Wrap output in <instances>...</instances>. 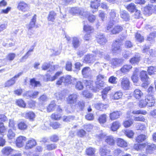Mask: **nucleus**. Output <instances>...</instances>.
<instances>
[{"label":"nucleus","mask_w":156,"mask_h":156,"mask_svg":"<svg viewBox=\"0 0 156 156\" xmlns=\"http://www.w3.org/2000/svg\"><path fill=\"white\" fill-rule=\"evenodd\" d=\"M116 143L117 146L122 148H126L128 146L126 141L122 138H117L116 140Z\"/></svg>","instance_id":"nucleus-19"},{"label":"nucleus","mask_w":156,"mask_h":156,"mask_svg":"<svg viewBox=\"0 0 156 156\" xmlns=\"http://www.w3.org/2000/svg\"><path fill=\"white\" fill-rule=\"evenodd\" d=\"M13 151V149L10 147L7 146L4 147L1 151L3 154L8 156Z\"/></svg>","instance_id":"nucleus-30"},{"label":"nucleus","mask_w":156,"mask_h":156,"mask_svg":"<svg viewBox=\"0 0 156 156\" xmlns=\"http://www.w3.org/2000/svg\"><path fill=\"white\" fill-rule=\"evenodd\" d=\"M46 150L48 151H52L57 148V144L55 143H51L47 144L46 146Z\"/></svg>","instance_id":"nucleus-48"},{"label":"nucleus","mask_w":156,"mask_h":156,"mask_svg":"<svg viewBox=\"0 0 156 156\" xmlns=\"http://www.w3.org/2000/svg\"><path fill=\"white\" fill-rule=\"evenodd\" d=\"M30 85L34 87H40L41 86L40 81L36 80V79L33 78L30 80Z\"/></svg>","instance_id":"nucleus-31"},{"label":"nucleus","mask_w":156,"mask_h":156,"mask_svg":"<svg viewBox=\"0 0 156 156\" xmlns=\"http://www.w3.org/2000/svg\"><path fill=\"white\" fill-rule=\"evenodd\" d=\"M49 126L53 129H56L61 128V125L60 123L57 121L51 122Z\"/></svg>","instance_id":"nucleus-38"},{"label":"nucleus","mask_w":156,"mask_h":156,"mask_svg":"<svg viewBox=\"0 0 156 156\" xmlns=\"http://www.w3.org/2000/svg\"><path fill=\"white\" fill-rule=\"evenodd\" d=\"M135 37L136 41L140 43H141L144 42V36L138 32L135 34Z\"/></svg>","instance_id":"nucleus-43"},{"label":"nucleus","mask_w":156,"mask_h":156,"mask_svg":"<svg viewBox=\"0 0 156 156\" xmlns=\"http://www.w3.org/2000/svg\"><path fill=\"white\" fill-rule=\"evenodd\" d=\"M18 9L23 12L27 11L29 8V5L23 1H20L18 4Z\"/></svg>","instance_id":"nucleus-12"},{"label":"nucleus","mask_w":156,"mask_h":156,"mask_svg":"<svg viewBox=\"0 0 156 156\" xmlns=\"http://www.w3.org/2000/svg\"><path fill=\"white\" fill-rule=\"evenodd\" d=\"M16 56V54L14 53H8L6 57L7 60L11 61L13 60Z\"/></svg>","instance_id":"nucleus-49"},{"label":"nucleus","mask_w":156,"mask_h":156,"mask_svg":"<svg viewBox=\"0 0 156 156\" xmlns=\"http://www.w3.org/2000/svg\"><path fill=\"white\" fill-rule=\"evenodd\" d=\"M18 129L20 130L24 131L27 129L28 126L25 121H21L17 124Z\"/></svg>","instance_id":"nucleus-17"},{"label":"nucleus","mask_w":156,"mask_h":156,"mask_svg":"<svg viewBox=\"0 0 156 156\" xmlns=\"http://www.w3.org/2000/svg\"><path fill=\"white\" fill-rule=\"evenodd\" d=\"M64 83L65 85H68L72 83V80L71 76L67 75L66 77L64 76Z\"/></svg>","instance_id":"nucleus-54"},{"label":"nucleus","mask_w":156,"mask_h":156,"mask_svg":"<svg viewBox=\"0 0 156 156\" xmlns=\"http://www.w3.org/2000/svg\"><path fill=\"white\" fill-rule=\"evenodd\" d=\"M127 10L131 13L134 12L137 9L136 5L133 2L127 5L126 7Z\"/></svg>","instance_id":"nucleus-33"},{"label":"nucleus","mask_w":156,"mask_h":156,"mask_svg":"<svg viewBox=\"0 0 156 156\" xmlns=\"http://www.w3.org/2000/svg\"><path fill=\"white\" fill-rule=\"evenodd\" d=\"M147 135L143 134H140L138 135L136 137L135 140L138 144H141L140 143L144 141L147 138Z\"/></svg>","instance_id":"nucleus-21"},{"label":"nucleus","mask_w":156,"mask_h":156,"mask_svg":"<svg viewBox=\"0 0 156 156\" xmlns=\"http://www.w3.org/2000/svg\"><path fill=\"white\" fill-rule=\"evenodd\" d=\"M15 134L11 129H9L8 131L7 136L9 140H12L15 137Z\"/></svg>","instance_id":"nucleus-58"},{"label":"nucleus","mask_w":156,"mask_h":156,"mask_svg":"<svg viewBox=\"0 0 156 156\" xmlns=\"http://www.w3.org/2000/svg\"><path fill=\"white\" fill-rule=\"evenodd\" d=\"M95 152L96 149L91 147L86 148L85 151V154L87 156L95 155Z\"/></svg>","instance_id":"nucleus-36"},{"label":"nucleus","mask_w":156,"mask_h":156,"mask_svg":"<svg viewBox=\"0 0 156 156\" xmlns=\"http://www.w3.org/2000/svg\"><path fill=\"white\" fill-rule=\"evenodd\" d=\"M33 51V48L30 49H29L28 51L20 59V61L21 62H23L24 60L27 59L29 56L30 55V52H32Z\"/></svg>","instance_id":"nucleus-52"},{"label":"nucleus","mask_w":156,"mask_h":156,"mask_svg":"<svg viewBox=\"0 0 156 156\" xmlns=\"http://www.w3.org/2000/svg\"><path fill=\"white\" fill-rule=\"evenodd\" d=\"M93 55L88 54L85 55L84 58L83 62L86 63H92L95 60L93 58Z\"/></svg>","instance_id":"nucleus-23"},{"label":"nucleus","mask_w":156,"mask_h":156,"mask_svg":"<svg viewBox=\"0 0 156 156\" xmlns=\"http://www.w3.org/2000/svg\"><path fill=\"white\" fill-rule=\"evenodd\" d=\"M141 59V57L139 55H135L130 59L129 62L132 64H137Z\"/></svg>","instance_id":"nucleus-32"},{"label":"nucleus","mask_w":156,"mask_h":156,"mask_svg":"<svg viewBox=\"0 0 156 156\" xmlns=\"http://www.w3.org/2000/svg\"><path fill=\"white\" fill-rule=\"evenodd\" d=\"M8 119L7 117L4 114H0V134H2L5 133L7 130L3 122L7 121Z\"/></svg>","instance_id":"nucleus-8"},{"label":"nucleus","mask_w":156,"mask_h":156,"mask_svg":"<svg viewBox=\"0 0 156 156\" xmlns=\"http://www.w3.org/2000/svg\"><path fill=\"white\" fill-rule=\"evenodd\" d=\"M57 112L52 113L50 116L51 119L53 120L58 121L61 120L62 117L60 113L62 112L63 110L60 105H58L56 109Z\"/></svg>","instance_id":"nucleus-6"},{"label":"nucleus","mask_w":156,"mask_h":156,"mask_svg":"<svg viewBox=\"0 0 156 156\" xmlns=\"http://www.w3.org/2000/svg\"><path fill=\"white\" fill-rule=\"evenodd\" d=\"M122 44L119 41L115 40L112 44L111 51L112 54H117L122 51Z\"/></svg>","instance_id":"nucleus-5"},{"label":"nucleus","mask_w":156,"mask_h":156,"mask_svg":"<svg viewBox=\"0 0 156 156\" xmlns=\"http://www.w3.org/2000/svg\"><path fill=\"white\" fill-rule=\"evenodd\" d=\"M110 86H108L103 89L101 92V95L103 100L105 99L107 97V94L111 90Z\"/></svg>","instance_id":"nucleus-35"},{"label":"nucleus","mask_w":156,"mask_h":156,"mask_svg":"<svg viewBox=\"0 0 156 156\" xmlns=\"http://www.w3.org/2000/svg\"><path fill=\"white\" fill-rule=\"evenodd\" d=\"M94 106L95 109L97 110L100 111H103L106 109L108 107V105L99 102L95 104Z\"/></svg>","instance_id":"nucleus-18"},{"label":"nucleus","mask_w":156,"mask_h":156,"mask_svg":"<svg viewBox=\"0 0 156 156\" xmlns=\"http://www.w3.org/2000/svg\"><path fill=\"white\" fill-rule=\"evenodd\" d=\"M77 108L82 111L85 107V102L83 101H79L76 105Z\"/></svg>","instance_id":"nucleus-62"},{"label":"nucleus","mask_w":156,"mask_h":156,"mask_svg":"<svg viewBox=\"0 0 156 156\" xmlns=\"http://www.w3.org/2000/svg\"><path fill=\"white\" fill-rule=\"evenodd\" d=\"M109 15L110 22H115V20L119 16V15L117 13L116 10L114 9H112L110 10V11L109 13Z\"/></svg>","instance_id":"nucleus-20"},{"label":"nucleus","mask_w":156,"mask_h":156,"mask_svg":"<svg viewBox=\"0 0 156 156\" xmlns=\"http://www.w3.org/2000/svg\"><path fill=\"white\" fill-rule=\"evenodd\" d=\"M36 15L34 14L32 17L28 25V30H31L35 27L36 21Z\"/></svg>","instance_id":"nucleus-42"},{"label":"nucleus","mask_w":156,"mask_h":156,"mask_svg":"<svg viewBox=\"0 0 156 156\" xmlns=\"http://www.w3.org/2000/svg\"><path fill=\"white\" fill-rule=\"evenodd\" d=\"M101 0H91L90 2V7L94 9H98L100 5Z\"/></svg>","instance_id":"nucleus-24"},{"label":"nucleus","mask_w":156,"mask_h":156,"mask_svg":"<svg viewBox=\"0 0 156 156\" xmlns=\"http://www.w3.org/2000/svg\"><path fill=\"white\" fill-rule=\"evenodd\" d=\"M114 23L113 22H110L106 27V29L108 30H110V33L112 35H116L121 32L123 30L122 26L119 25H117L113 27Z\"/></svg>","instance_id":"nucleus-3"},{"label":"nucleus","mask_w":156,"mask_h":156,"mask_svg":"<svg viewBox=\"0 0 156 156\" xmlns=\"http://www.w3.org/2000/svg\"><path fill=\"white\" fill-rule=\"evenodd\" d=\"M75 116L73 115H64L62 117V120L63 122H69L74 119Z\"/></svg>","instance_id":"nucleus-45"},{"label":"nucleus","mask_w":156,"mask_h":156,"mask_svg":"<svg viewBox=\"0 0 156 156\" xmlns=\"http://www.w3.org/2000/svg\"><path fill=\"white\" fill-rule=\"evenodd\" d=\"M122 115L120 111L115 110L110 112L109 114V119L112 121L116 120L120 118Z\"/></svg>","instance_id":"nucleus-15"},{"label":"nucleus","mask_w":156,"mask_h":156,"mask_svg":"<svg viewBox=\"0 0 156 156\" xmlns=\"http://www.w3.org/2000/svg\"><path fill=\"white\" fill-rule=\"evenodd\" d=\"M86 86L89 88H91V90L94 92H96L98 91L100 88L104 86V83L103 81L97 82L96 83V87H93L92 83L90 81L87 80L86 81Z\"/></svg>","instance_id":"nucleus-4"},{"label":"nucleus","mask_w":156,"mask_h":156,"mask_svg":"<svg viewBox=\"0 0 156 156\" xmlns=\"http://www.w3.org/2000/svg\"><path fill=\"white\" fill-rule=\"evenodd\" d=\"M96 40L97 42L101 45H104L108 41L106 37L103 34H100L97 35Z\"/></svg>","instance_id":"nucleus-13"},{"label":"nucleus","mask_w":156,"mask_h":156,"mask_svg":"<svg viewBox=\"0 0 156 156\" xmlns=\"http://www.w3.org/2000/svg\"><path fill=\"white\" fill-rule=\"evenodd\" d=\"M16 82V80H14L11 78L5 83L4 86L5 87H9L14 85Z\"/></svg>","instance_id":"nucleus-41"},{"label":"nucleus","mask_w":156,"mask_h":156,"mask_svg":"<svg viewBox=\"0 0 156 156\" xmlns=\"http://www.w3.org/2000/svg\"><path fill=\"white\" fill-rule=\"evenodd\" d=\"M105 141L107 144L110 146L114 145L115 143L114 137L112 136H107Z\"/></svg>","instance_id":"nucleus-27"},{"label":"nucleus","mask_w":156,"mask_h":156,"mask_svg":"<svg viewBox=\"0 0 156 156\" xmlns=\"http://www.w3.org/2000/svg\"><path fill=\"white\" fill-rule=\"evenodd\" d=\"M27 138L24 136L20 135L18 136L15 141L16 146L18 147H22L24 142L27 140Z\"/></svg>","instance_id":"nucleus-11"},{"label":"nucleus","mask_w":156,"mask_h":156,"mask_svg":"<svg viewBox=\"0 0 156 156\" xmlns=\"http://www.w3.org/2000/svg\"><path fill=\"white\" fill-rule=\"evenodd\" d=\"M75 87V88L79 90H82L84 87L83 83L80 81H77L76 83Z\"/></svg>","instance_id":"nucleus-63"},{"label":"nucleus","mask_w":156,"mask_h":156,"mask_svg":"<svg viewBox=\"0 0 156 156\" xmlns=\"http://www.w3.org/2000/svg\"><path fill=\"white\" fill-rule=\"evenodd\" d=\"M145 148L146 154H152L156 150V145L154 144L145 142L142 144H134L133 146V149L137 151H142Z\"/></svg>","instance_id":"nucleus-2"},{"label":"nucleus","mask_w":156,"mask_h":156,"mask_svg":"<svg viewBox=\"0 0 156 156\" xmlns=\"http://www.w3.org/2000/svg\"><path fill=\"white\" fill-rule=\"evenodd\" d=\"M147 72L150 75H154L156 72V67L153 66H150L148 67Z\"/></svg>","instance_id":"nucleus-50"},{"label":"nucleus","mask_w":156,"mask_h":156,"mask_svg":"<svg viewBox=\"0 0 156 156\" xmlns=\"http://www.w3.org/2000/svg\"><path fill=\"white\" fill-rule=\"evenodd\" d=\"M73 65L71 61L66 62L65 67V69L67 71H71L72 69Z\"/></svg>","instance_id":"nucleus-61"},{"label":"nucleus","mask_w":156,"mask_h":156,"mask_svg":"<svg viewBox=\"0 0 156 156\" xmlns=\"http://www.w3.org/2000/svg\"><path fill=\"white\" fill-rule=\"evenodd\" d=\"M133 95L136 99L139 101L138 105L140 108H144L147 106L151 107L154 106L155 99L153 95L147 94L145 96L144 99H143L144 94L140 89H136L134 90Z\"/></svg>","instance_id":"nucleus-1"},{"label":"nucleus","mask_w":156,"mask_h":156,"mask_svg":"<svg viewBox=\"0 0 156 156\" xmlns=\"http://www.w3.org/2000/svg\"><path fill=\"white\" fill-rule=\"evenodd\" d=\"M49 139L51 142H57L59 140V137L58 135L54 134L52 135L50 137Z\"/></svg>","instance_id":"nucleus-56"},{"label":"nucleus","mask_w":156,"mask_h":156,"mask_svg":"<svg viewBox=\"0 0 156 156\" xmlns=\"http://www.w3.org/2000/svg\"><path fill=\"white\" fill-rule=\"evenodd\" d=\"M138 71V69L136 68L134 72V73L131 76V80L134 83H136L138 81V77L136 74Z\"/></svg>","instance_id":"nucleus-46"},{"label":"nucleus","mask_w":156,"mask_h":156,"mask_svg":"<svg viewBox=\"0 0 156 156\" xmlns=\"http://www.w3.org/2000/svg\"><path fill=\"white\" fill-rule=\"evenodd\" d=\"M57 13L53 10L50 11L47 16V20L48 21L54 22L55 20Z\"/></svg>","instance_id":"nucleus-26"},{"label":"nucleus","mask_w":156,"mask_h":156,"mask_svg":"<svg viewBox=\"0 0 156 156\" xmlns=\"http://www.w3.org/2000/svg\"><path fill=\"white\" fill-rule=\"evenodd\" d=\"M8 126L9 128H12L13 130H16V128L15 126V122L14 121L13 119H9Z\"/></svg>","instance_id":"nucleus-64"},{"label":"nucleus","mask_w":156,"mask_h":156,"mask_svg":"<svg viewBox=\"0 0 156 156\" xmlns=\"http://www.w3.org/2000/svg\"><path fill=\"white\" fill-rule=\"evenodd\" d=\"M133 122L132 119H129L124 121L122 123L124 127L127 128L130 127L133 124Z\"/></svg>","instance_id":"nucleus-47"},{"label":"nucleus","mask_w":156,"mask_h":156,"mask_svg":"<svg viewBox=\"0 0 156 156\" xmlns=\"http://www.w3.org/2000/svg\"><path fill=\"white\" fill-rule=\"evenodd\" d=\"M135 13L133 15L134 18L136 19H139L142 18V14L140 11L137 9L135 11Z\"/></svg>","instance_id":"nucleus-55"},{"label":"nucleus","mask_w":156,"mask_h":156,"mask_svg":"<svg viewBox=\"0 0 156 156\" xmlns=\"http://www.w3.org/2000/svg\"><path fill=\"white\" fill-rule=\"evenodd\" d=\"M72 44L73 47L75 48H77L80 46V41L79 39L76 37L73 38Z\"/></svg>","instance_id":"nucleus-44"},{"label":"nucleus","mask_w":156,"mask_h":156,"mask_svg":"<svg viewBox=\"0 0 156 156\" xmlns=\"http://www.w3.org/2000/svg\"><path fill=\"white\" fill-rule=\"evenodd\" d=\"M36 103L35 101L30 100L28 102V108L30 109H34L36 107Z\"/></svg>","instance_id":"nucleus-59"},{"label":"nucleus","mask_w":156,"mask_h":156,"mask_svg":"<svg viewBox=\"0 0 156 156\" xmlns=\"http://www.w3.org/2000/svg\"><path fill=\"white\" fill-rule=\"evenodd\" d=\"M123 60L121 58H115L112 59L111 64L113 67H116L121 64Z\"/></svg>","instance_id":"nucleus-40"},{"label":"nucleus","mask_w":156,"mask_h":156,"mask_svg":"<svg viewBox=\"0 0 156 156\" xmlns=\"http://www.w3.org/2000/svg\"><path fill=\"white\" fill-rule=\"evenodd\" d=\"M132 68V66L130 64L124 65L120 69V71L123 73H126L130 71Z\"/></svg>","instance_id":"nucleus-37"},{"label":"nucleus","mask_w":156,"mask_h":156,"mask_svg":"<svg viewBox=\"0 0 156 156\" xmlns=\"http://www.w3.org/2000/svg\"><path fill=\"white\" fill-rule=\"evenodd\" d=\"M107 115L105 114H103L100 115L98 120L100 124H104L107 121Z\"/></svg>","instance_id":"nucleus-39"},{"label":"nucleus","mask_w":156,"mask_h":156,"mask_svg":"<svg viewBox=\"0 0 156 156\" xmlns=\"http://www.w3.org/2000/svg\"><path fill=\"white\" fill-rule=\"evenodd\" d=\"M130 84V82L127 77H123L122 78L121 82V86L123 89L125 90H129Z\"/></svg>","instance_id":"nucleus-10"},{"label":"nucleus","mask_w":156,"mask_h":156,"mask_svg":"<svg viewBox=\"0 0 156 156\" xmlns=\"http://www.w3.org/2000/svg\"><path fill=\"white\" fill-rule=\"evenodd\" d=\"M25 117L30 120L33 121L34 120L36 117V115L32 111H29L25 113Z\"/></svg>","instance_id":"nucleus-22"},{"label":"nucleus","mask_w":156,"mask_h":156,"mask_svg":"<svg viewBox=\"0 0 156 156\" xmlns=\"http://www.w3.org/2000/svg\"><path fill=\"white\" fill-rule=\"evenodd\" d=\"M121 124L120 122L118 121L113 122L111 124L110 129L112 131H116L120 127Z\"/></svg>","instance_id":"nucleus-25"},{"label":"nucleus","mask_w":156,"mask_h":156,"mask_svg":"<svg viewBox=\"0 0 156 156\" xmlns=\"http://www.w3.org/2000/svg\"><path fill=\"white\" fill-rule=\"evenodd\" d=\"M120 16L124 20L127 21L129 19V16L128 13L126 11H123L120 14Z\"/></svg>","instance_id":"nucleus-51"},{"label":"nucleus","mask_w":156,"mask_h":156,"mask_svg":"<svg viewBox=\"0 0 156 156\" xmlns=\"http://www.w3.org/2000/svg\"><path fill=\"white\" fill-rule=\"evenodd\" d=\"M78 95L75 94H70L67 99L68 103L70 104L75 103L78 98Z\"/></svg>","instance_id":"nucleus-16"},{"label":"nucleus","mask_w":156,"mask_h":156,"mask_svg":"<svg viewBox=\"0 0 156 156\" xmlns=\"http://www.w3.org/2000/svg\"><path fill=\"white\" fill-rule=\"evenodd\" d=\"M108 147L106 145H104L100 148L99 153L100 156H107L111 153V151Z\"/></svg>","instance_id":"nucleus-14"},{"label":"nucleus","mask_w":156,"mask_h":156,"mask_svg":"<svg viewBox=\"0 0 156 156\" xmlns=\"http://www.w3.org/2000/svg\"><path fill=\"white\" fill-rule=\"evenodd\" d=\"M16 104L19 107L25 108L26 107V103L25 101L22 98H19L16 100Z\"/></svg>","instance_id":"nucleus-34"},{"label":"nucleus","mask_w":156,"mask_h":156,"mask_svg":"<svg viewBox=\"0 0 156 156\" xmlns=\"http://www.w3.org/2000/svg\"><path fill=\"white\" fill-rule=\"evenodd\" d=\"M56 106L57 105L54 101H51L46 107L47 112L49 113L54 111Z\"/></svg>","instance_id":"nucleus-29"},{"label":"nucleus","mask_w":156,"mask_h":156,"mask_svg":"<svg viewBox=\"0 0 156 156\" xmlns=\"http://www.w3.org/2000/svg\"><path fill=\"white\" fill-rule=\"evenodd\" d=\"M122 95V92L118 91L115 92L113 96L114 99L118 100L121 98Z\"/></svg>","instance_id":"nucleus-60"},{"label":"nucleus","mask_w":156,"mask_h":156,"mask_svg":"<svg viewBox=\"0 0 156 156\" xmlns=\"http://www.w3.org/2000/svg\"><path fill=\"white\" fill-rule=\"evenodd\" d=\"M125 134L128 137L132 138L134 136V133L132 130H127L125 131Z\"/></svg>","instance_id":"nucleus-57"},{"label":"nucleus","mask_w":156,"mask_h":156,"mask_svg":"<svg viewBox=\"0 0 156 156\" xmlns=\"http://www.w3.org/2000/svg\"><path fill=\"white\" fill-rule=\"evenodd\" d=\"M70 13L73 15H75L77 14H80L81 13V11L77 7H73L70 10Z\"/></svg>","instance_id":"nucleus-53"},{"label":"nucleus","mask_w":156,"mask_h":156,"mask_svg":"<svg viewBox=\"0 0 156 156\" xmlns=\"http://www.w3.org/2000/svg\"><path fill=\"white\" fill-rule=\"evenodd\" d=\"M83 31L86 33L92 34L94 31L93 27L89 24H84L83 28Z\"/></svg>","instance_id":"nucleus-28"},{"label":"nucleus","mask_w":156,"mask_h":156,"mask_svg":"<svg viewBox=\"0 0 156 156\" xmlns=\"http://www.w3.org/2000/svg\"><path fill=\"white\" fill-rule=\"evenodd\" d=\"M37 144L36 140L33 138H30L26 142L24 148L26 150L32 149L35 147Z\"/></svg>","instance_id":"nucleus-9"},{"label":"nucleus","mask_w":156,"mask_h":156,"mask_svg":"<svg viewBox=\"0 0 156 156\" xmlns=\"http://www.w3.org/2000/svg\"><path fill=\"white\" fill-rule=\"evenodd\" d=\"M140 77L141 81L143 82L142 84V87L144 88L147 87L149 84V77L147 72L144 70L141 71L140 73Z\"/></svg>","instance_id":"nucleus-7"}]
</instances>
